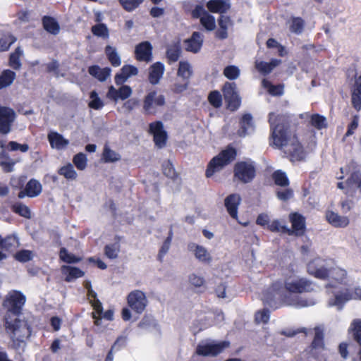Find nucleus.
Returning <instances> with one entry per match:
<instances>
[{
    "label": "nucleus",
    "instance_id": "obj_1",
    "mask_svg": "<svg viewBox=\"0 0 361 361\" xmlns=\"http://www.w3.org/2000/svg\"><path fill=\"white\" fill-rule=\"evenodd\" d=\"M270 124V145L283 151L291 162L300 161L305 159L304 147L296 135H292L290 125L288 119L269 114Z\"/></svg>",
    "mask_w": 361,
    "mask_h": 361
},
{
    "label": "nucleus",
    "instance_id": "obj_2",
    "mask_svg": "<svg viewBox=\"0 0 361 361\" xmlns=\"http://www.w3.org/2000/svg\"><path fill=\"white\" fill-rule=\"evenodd\" d=\"M5 316L4 326L6 332L12 340L13 345L16 348H23L25 342L30 337L31 330L27 321L21 319L19 316Z\"/></svg>",
    "mask_w": 361,
    "mask_h": 361
},
{
    "label": "nucleus",
    "instance_id": "obj_3",
    "mask_svg": "<svg viewBox=\"0 0 361 361\" xmlns=\"http://www.w3.org/2000/svg\"><path fill=\"white\" fill-rule=\"evenodd\" d=\"M233 177L237 181L247 184L253 181L257 175L255 162L247 159L237 161L233 166Z\"/></svg>",
    "mask_w": 361,
    "mask_h": 361
},
{
    "label": "nucleus",
    "instance_id": "obj_4",
    "mask_svg": "<svg viewBox=\"0 0 361 361\" xmlns=\"http://www.w3.org/2000/svg\"><path fill=\"white\" fill-rule=\"evenodd\" d=\"M225 168L226 149H224L209 161L205 171V176L207 178H212L215 182H221L225 177Z\"/></svg>",
    "mask_w": 361,
    "mask_h": 361
},
{
    "label": "nucleus",
    "instance_id": "obj_5",
    "mask_svg": "<svg viewBox=\"0 0 361 361\" xmlns=\"http://www.w3.org/2000/svg\"><path fill=\"white\" fill-rule=\"evenodd\" d=\"M291 293H309L313 290L312 282L305 278H300L294 281H286L284 284L279 281L271 285V288L276 292H281L283 289Z\"/></svg>",
    "mask_w": 361,
    "mask_h": 361
},
{
    "label": "nucleus",
    "instance_id": "obj_6",
    "mask_svg": "<svg viewBox=\"0 0 361 361\" xmlns=\"http://www.w3.org/2000/svg\"><path fill=\"white\" fill-rule=\"evenodd\" d=\"M26 176H20L18 180L16 188L21 189L18 194L19 199H23L25 197L34 198L38 197L42 192V185L40 182L35 179L31 178L25 185Z\"/></svg>",
    "mask_w": 361,
    "mask_h": 361
},
{
    "label": "nucleus",
    "instance_id": "obj_7",
    "mask_svg": "<svg viewBox=\"0 0 361 361\" xmlns=\"http://www.w3.org/2000/svg\"><path fill=\"white\" fill-rule=\"evenodd\" d=\"M26 301L25 296L20 291H11L6 296L4 305L7 308L5 316H19L23 306Z\"/></svg>",
    "mask_w": 361,
    "mask_h": 361
},
{
    "label": "nucleus",
    "instance_id": "obj_8",
    "mask_svg": "<svg viewBox=\"0 0 361 361\" xmlns=\"http://www.w3.org/2000/svg\"><path fill=\"white\" fill-rule=\"evenodd\" d=\"M225 348V342L205 341L200 342L196 348L197 355L204 357H214L221 353Z\"/></svg>",
    "mask_w": 361,
    "mask_h": 361
},
{
    "label": "nucleus",
    "instance_id": "obj_9",
    "mask_svg": "<svg viewBox=\"0 0 361 361\" xmlns=\"http://www.w3.org/2000/svg\"><path fill=\"white\" fill-rule=\"evenodd\" d=\"M128 306L136 313H142L148 305L146 294L140 290H134L127 296Z\"/></svg>",
    "mask_w": 361,
    "mask_h": 361
},
{
    "label": "nucleus",
    "instance_id": "obj_10",
    "mask_svg": "<svg viewBox=\"0 0 361 361\" xmlns=\"http://www.w3.org/2000/svg\"><path fill=\"white\" fill-rule=\"evenodd\" d=\"M16 118L17 114L12 108L0 104V134L7 135L11 133Z\"/></svg>",
    "mask_w": 361,
    "mask_h": 361
},
{
    "label": "nucleus",
    "instance_id": "obj_11",
    "mask_svg": "<svg viewBox=\"0 0 361 361\" xmlns=\"http://www.w3.org/2000/svg\"><path fill=\"white\" fill-rule=\"evenodd\" d=\"M328 269L329 268L325 266V260L320 257L314 258L307 264V273L320 280L328 279Z\"/></svg>",
    "mask_w": 361,
    "mask_h": 361
},
{
    "label": "nucleus",
    "instance_id": "obj_12",
    "mask_svg": "<svg viewBox=\"0 0 361 361\" xmlns=\"http://www.w3.org/2000/svg\"><path fill=\"white\" fill-rule=\"evenodd\" d=\"M241 105V98L235 82H227V109L235 111Z\"/></svg>",
    "mask_w": 361,
    "mask_h": 361
},
{
    "label": "nucleus",
    "instance_id": "obj_13",
    "mask_svg": "<svg viewBox=\"0 0 361 361\" xmlns=\"http://www.w3.org/2000/svg\"><path fill=\"white\" fill-rule=\"evenodd\" d=\"M121 86L116 90L113 85L109 87L106 93V97L112 101L117 102L118 99L126 100L132 94V88L127 85H121Z\"/></svg>",
    "mask_w": 361,
    "mask_h": 361
},
{
    "label": "nucleus",
    "instance_id": "obj_14",
    "mask_svg": "<svg viewBox=\"0 0 361 361\" xmlns=\"http://www.w3.org/2000/svg\"><path fill=\"white\" fill-rule=\"evenodd\" d=\"M152 45L149 41H144L135 46V56L138 61L149 62L152 60Z\"/></svg>",
    "mask_w": 361,
    "mask_h": 361
},
{
    "label": "nucleus",
    "instance_id": "obj_15",
    "mask_svg": "<svg viewBox=\"0 0 361 361\" xmlns=\"http://www.w3.org/2000/svg\"><path fill=\"white\" fill-rule=\"evenodd\" d=\"M204 35L197 31L193 32L190 37L184 40L185 50L194 54L198 53L203 45Z\"/></svg>",
    "mask_w": 361,
    "mask_h": 361
},
{
    "label": "nucleus",
    "instance_id": "obj_16",
    "mask_svg": "<svg viewBox=\"0 0 361 361\" xmlns=\"http://www.w3.org/2000/svg\"><path fill=\"white\" fill-rule=\"evenodd\" d=\"M346 188L344 193L353 197L357 189L361 191V173L359 171L353 172L345 181Z\"/></svg>",
    "mask_w": 361,
    "mask_h": 361
},
{
    "label": "nucleus",
    "instance_id": "obj_17",
    "mask_svg": "<svg viewBox=\"0 0 361 361\" xmlns=\"http://www.w3.org/2000/svg\"><path fill=\"white\" fill-rule=\"evenodd\" d=\"M148 71L149 82L152 85H155L159 84L162 78L165 71V66L162 62L157 61L149 67Z\"/></svg>",
    "mask_w": 361,
    "mask_h": 361
},
{
    "label": "nucleus",
    "instance_id": "obj_18",
    "mask_svg": "<svg viewBox=\"0 0 361 361\" xmlns=\"http://www.w3.org/2000/svg\"><path fill=\"white\" fill-rule=\"evenodd\" d=\"M157 92L154 90L149 92L145 97L143 109L147 113H151V109L154 104L157 106H163L165 104V97L159 94L157 97Z\"/></svg>",
    "mask_w": 361,
    "mask_h": 361
},
{
    "label": "nucleus",
    "instance_id": "obj_19",
    "mask_svg": "<svg viewBox=\"0 0 361 361\" xmlns=\"http://www.w3.org/2000/svg\"><path fill=\"white\" fill-rule=\"evenodd\" d=\"M188 248L199 262L206 264L212 262V256L204 247L191 243L188 244Z\"/></svg>",
    "mask_w": 361,
    "mask_h": 361
},
{
    "label": "nucleus",
    "instance_id": "obj_20",
    "mask_svg": "<svg viewBox=\"0 0 361 361\" xmlns=\"http://www.w3.org/2000/svg\"><path fill=\"white\" fill-rule=\"evenodd\" d=\"M138 68L133 65H124L119 73H117L114 77L115 83L117 85H123L130 76L137 75Z\"/></svg>",
    "mask_w": 361,
    "mask_h": 361
},
{
    "label": "nucleus",
    "instance_id": "obj_21",
    "mask_svg": "<svg viewBox=\"0 0 361 361\" xmlns=\"http://www.w3.org/2000/svg\"><path fill=\"white\" fill-rule=\"evenodd\" d=\"M254 129L253 118L250 114H244L239 119V128L237 134L240 137H245L249 130Z\"/></svg>",
    "mask_w": 361,
    "mask_h": 361
},
{
    "label": "nucleus",
    "instance_id": "obj_22",
    "mask_svg": "<svg viewBox=\"0 0 361 361\" xmlns=\"http://www.w3.org/2000/svg\"><path fill=\"white\" fill-rule=\"evenodd\" d=\"M87 296L90 302L91 303L94 310V312L92 313V317L94 319V324L99 325L100 319L97 317V314L100 316V314H102L103 308L102 302L97 298V293L92 289L87 291Z\"/></svg>",
    "mask_w": 361,
    "mask_h": 361
},
{
    "label": "nucleus",
    "instance_id": "obj_23",
    "mask_svg": "<svg viewBox=\"0 0 361 361\" xmlns=\"http://www.w3.org/2000/svg\"><path fill=\"white\" fill-rule=\"evenodd\" d=\"M61 271L66 282H72L78 278L82 277L85 274V272L79 268L68 265L62 266Z\"/></svg>",
    "mask_w": 361,
    "mask_h": 361
},
{
    "label": "nucleus",
    "instance_id": "obj_24",
    "mask_svg": "<svg viewBox=\"0 0 361 361\" xmlns=\"http://www.w3.org/2000/svg\"><path fill=\"white\" fill-rule=\"evenodd\" d=\"M48 140L51 148L58 150L66 148L68 144V140L63 137V136L57 132H51L48 134Z\"/></svg>",
    "mask_w": 361,
    "mask_h": 361
},
{
    "label": "nucleus",
    "instance_id": "obj_25",
    "mask_svg": "<svg viewBox=\"0 0 361 361\" xmlns=\"http://www.w3.org/2000/svg\"><path fill=\"white\" fill-rule=\"evenodd\" d=\"M88 73L99 81L104 82L110 76L111 69L109 67L101 68L98 65H92L89 66Z\"/></svg>",
    "mask_w": 361,
    "mask_h": 361
},
{
    "label": "nucleus",
    "instance_id": "obj_26",
    "mask_svg": "<svg viewBox=\"0 0 361 361\" xmlns=\"http://www.w3.org/2000/svg\"><path fill=\"white\" fill-rule=\"evenodd\" d=\"M351 103L357 111L361 109V75L356 77L351 95Z\"/></svg>",
    "mask_w": 361,
    "mask_h": 361
},
{
    "label": "nucleus",
    "instance_id": "obj_27",
    "mask_svg": "<svg viewBox=\"0 0 361 361\" xmlns=\"http://www.w3.org/2000/svg\"><path fill=\"white\" fill-rule=\"evenodd\" d=\"M327 271L329 272L327 280L335 283L342 284L347 276L346 271L338 267L329 268Z\"/></svg>",
    "mask_w": 361,
    "mask_h": 361
},
{
    "label": "nucleus",
    "instance_id": "obj_28",
    "mask_svg": "<svg viewBox=\"0 0 361 361\" xmlns=\"http://www.w3.org/2000/svg\"><path fill=\"white\" fill-rule=\"evenodd\" d=\"M42 21L43 27L47 32L53 35H56L59 33V23L54 17L44 16H43Z\"/></svg>",
    "mask_w": 361,
    "mask_h": 361
},
{
    "label": "nucleus",
    "instance_id": "obj_29",
    "mask_svg": "<svg viewBox=\"0 0 361 361\" xmlns=\"http://www.w3.org/2000/svg\"><path fill=\"white\" fill-rule=\"evenodd\" d=\"M240 200L238 194H231L227 196V212L233 219L237 218L238 207Z\"/></svg>",
    "mask_w": 361,
    "mask_h": 361
},
{
    "label": "nucleus",
    "instance_id": "obj_30",
    "mask_svg": "<svg viewBox=\"0 0 361 361\" xmlns=\"http://www.w3.org/2000/svg\"><path fill=\"white\" fill-rule=\"evenodd\" d=\"M20 245L18 238L14 235H11L5 238L0 236V247L6 251L13 252Z\"/></svg>",
    "mask_w": 361,
    "mask_h": 361
},
{
    "label": "nucleus",
    "instance_id": "obj_31",
    "mask_svg": "<svg viewBox=\"0 0 361 361\" xmlns=\"http://www.w3.org/2000/svg\"><path fill=\"white\" fill-rule=\"evenodd\" d=\"M181 55V47L180 42H176L166 49V56L169 63L176 62Z\"/></svg>",
    "mask_w": 361,
    "mask_h": 361
},
{
    "label": "nucleus",
    "instance_id": "obj_32",
    "mask_svg": "<svg viewBox=\"0 0 361 361\" xmlns=\"http://www.w3.org/2000/svg\"><path fill=\"white\" fill-rule=\"evenodd\" d=\"M271 232H281L289 235L300 236L304 235L306 227H267Z\"/></svg>",
    "mask_w": 361,
    "mask_h": 361
},
{
    "label": "nucleus",
    "instance_id": "obj_33",
    "mask_svg": "<svg viewBox=\"0 0 361 361\" xmlns=\"http://www.w3.org/2000/svg\"><path fill=\"white\" fill-rule=\"evenodd\" d=\"M23 55V50L20 47L15 49L14 51L11 53L8 59V65L14 70L19 71L21 68L22 63L20 57Z\"/></svg>",
    "mask_w": 361,
    "mask_h": 361
},
{
    "label": "nucleus",
    "instance_id": "obj_34",
    "mask_svg": "<svg viewBox=\"0 0 361 361\" xmlns=\"http://www.w3.org/2000/svg\"><path fill=\"white\" fill-rule=\"evenodd\" d=\"M107 59L112 66L118 67L121 64V59L115 47L107 45L104 49Z\"/></svg>",
    "mask_w": 361,
    "mask_h": 361
},
{
    "label": "nucleus",
    "instance_id": "obj_35",
    "mask_svg": "<svg viewBox=\"0 0 361 361\" xmlns=\"http://www.w3.org/2000/svg\"><path fill=\"white\" fill-rule=\"evenodd\" d=\"M280 63L281 60L274 59L269 63L264 61L257 62L256 63L255 66L259 72L264 75H266L270 73L276 66L280 64Z\"/></svg>",
    "mask_w": 361,
    "mask_h": 361
},
{
    "label": "nucleus",
    "instance_id": "obj_36",
    "mask_svg": "<svg viewBox=\"0 0 361 361\" xmlns=\"http://www.w3.org/2000/svg\"><path fill=\"white\" fill-rule=\"evenodd\" d=\"M16 78V73L10 69L4 70L0 75V90L10 86Z\"/></svg>",
    "mask_w": 361,
    "mask_h": 361
},
{
    "label": "nucleus",
    "instance_id": "obj_37",
    "mask_svg": "<svg viewBox=\"0 0 361 361\" xmlns=\"http://www.w3.org/2000/svg\"><path fill=\"white\" fill-rule=\"evenodd\" d=\"M314 336L311 343L312 349H324V330L319 327L314 328Z\"/></svg>",
    "mask_w": 361,
    "mask_h": 361
},
{
    "label": "nucleus",
    "instance_id": "obj_38",
    "mask_svg": "<svg viewBox=\"0 0 361 361\" xmlns=\"http://www.w3.org/2000/svg\"><path fill=\"white\" fill-rule=\"evenodd\" d=\"M193 71L191 65L187 61H181L179 62L178 69L177 72L178 76L182 78L183 80L189 81L192 75Z\"/></svg>",
    "mask_w": 361,
    "mask_h": 361
},
{
    "label": "nucleus",
    "instance_id": "obj_39",
    "mask_svg": "<svg viewBox=\"0 0 361 361\" xmlns=\"http://www.w3.org/2000/svg\"><path fill=\"white\" fill-rule=\"evenodd\" d=\"M271 178L274 183L278 186L286 188L290 185V180L286 173L281 170L274 171Z\"/></svg>",
    "mask_w": 361,
    "mask_h": 361
},
{
    "label": "nucleus",
    "instance_id": "obj_40",
    "mask_svg": "<svg viewBox=\"0 0 361 361\" xmlns=\"http://www.w3.org/2000/svg\"><path fill=\"white\" fill-rule=\"evenodd\" d=\"M207 8L212 13H220L221 16L226 12V0H209Z\"/></svg>",
    "mask_w": 361,
    "mask_h": 361
},
{
    "label": "nucleus",
    "instance_id": "obj_41",
    "mask_svg": "<svg viewBox=\"0 0 361 361\" xmlns=\"http://www.w3.org/2000/svg\"><path fill=\"white\" fill-rule=\"evenodd\" d=\"M163 173L169 178L173 180H180L178 174L175 170V168L170 160L164 161L162 164Z\"/></svg>",
    "mask_w": 361,
    "mask_h": 361
},
{
    "label": "nucleus",
    "instance_id": "obj_42",
    "mask_svg": "<svg viewBox=\"0 0 361 361\" xmlns=\"http://www.w3.org/2000/svg\"><path fill=\"white\" fill-rule=\"evenodd\" d=\"M121 159V157L118 153L110 149L107 145L104 146L102 153V160L104 163H114Z\"/></svg>",
    "mask_w": 361,
    "mask_h": 361
},
{
    "label": "nucleus",
    "instance_id": "obj_43",
    "mask_svg": "<svg viewBox=\"0 0 361 361\" xmlns=\"http://www.w3.org/2000/svg\"><path fill=\"white\" fill-rule=\"evenodd\" d=\"M58 173L61 176H63L67 180H75L78 174L74 169L73 165L71 163H68L65 166H61L58 170Z\"/></svg>",
    "mask_w": 361,
    "mask_h": 361
},
{
    "label": "nucleus",
    "instance_id": "obj_44",
    "mask_svg": "<svg viewBox=\"0 0 361 361\" xmlns=\"http://www.w3.org/2000/svg\"><path fill=\"white\" fill-rule=\"evenodd\" d=\"M200 22L207 31H213L216 28L215 18L208 12H205V15L200 18Z\"/></svg>",
    "mask_w": 361,
    "mask_h": 361
},
{
    "label": "nucleus",
    "instance_id": "obj_45",
    "mask_svg": "<svg viewBox=\"0 0 361 361\" xmlns=\"http://www.w3.org/2000/svg\"><path fill=\"white\" fill-rule=\"evenodd\" d=\"M11 209L14 213L18 214L23 217L26 219L30 218L31 212L30 208L20 202L14 203L12 205Z\"/></svg>",
    "mask_w": 361,
    "mask_h": 361
},
{
    "label": "nucleus",
    "instance_id": "obj_46",
    "mask_svg": "<svg viewBox=\"0 0 361 361\" xmlns=\"http://www.w3.org/2000/svg\"><path fill=\"white\" fill-rule=\"evenodd\" d=\"M353 339L361 347V319H354L350 324Z\"/></svg>",
    "mask_w": 361,
    "mask_h": 361
},
{
    "label": "nucleus",
    "instance_id": "obj_47",
    "mask_svg": "<svg viewBox=\"0 0 361 361\" xmlns=\"http://www.w3.org/2000/svg\"><path fill=\"white\" fill-rule=\"evenodd\" d=\"M91 30L94 36L104 39H107L109 37V29L104 23H98L93 25Z\"/></svg>",
    "mask_w": 361,
    "mask_h": 361
},
{
    "label": "nucleus",
    "instance_id": "obj_48",
    "mask_svg": "<svg viewBox=\"0 0 361 361\" xmlns=\"http://www.w3.org/2000/svg\"><path fill=\"white\" fill-rule=\"evenodd\" d=\"M305 27V21L300 17H293L290 25V31L297 35L301 34Z\"/></svg>",
    "mask_w": 361,
    "mask_h": 361
},
{
    "label": "nucleus",
    "instance_id": "obj_49",
    "mask_svg": "<svg viewBox=\"0 0 361 361\" xmlns=\"http://www.w3.org/2000/svg\"><path fill=\"white\" fill-rule=\"evenodd\" d=\"M90 98L91 99V101L88 104L90 108L94 110H99L104 106L103 101L99 97L98 93L95 90H92L90 93Z\"/></svg>",
    "mask_w": 361,
    "mask_h": 361
},
{
    "label": "nucleus",
    "instance_id": "obj_50",
    "mask_svg": "<svg viewBox=\"0 0 361 361\" xmlns=\"http://www.w3.org/2000/svg\"><path fill=\"white\" fill-rule=\"evenodd\" d=\"M73 163L78 170L85 169L87 165V155L82 152L76 154L73 158Z\"/></svg>",
    "mask_w": 361,
    "mask_h": 361
},
{
    "label": "nucleus",
    "instance_id": "obj_51",
    "mask_svg": "<svg viewBox=\"0 0 361 361\" xmlns=\"http://www.w3.org/2000/svg\"><path fill=\"white\" fill-rule=\"evenodd\" d=\"M310 123L312 126L318 130H321L326 127V118L319 114H314L310 117Z\"/></svg>",
    "mask_w": 361,
    "mask_h": 361
},
{
    "label": "nucleus",
    "instance_id": "obj_52",
    "mask_svg": "<svg viewBox=\"0 0 361 361\" xmlns=\"http://www.w3.org/2000/svg\"><path fill=\"white\" fill-rule=\"evenodd\" d=\"M119 252H120L119 240L118 241L115 242L114 243L107 245L105 247V255L109 259H114L117 258Z\"/></svg>",
    "mask_w": 361,
    "mask_h": 361
},
{
    "label": "nucleus",
    "instance_id": "obj_53",
    "mask_svg": "<svg viewBox=\"0 0 361 361\" xmlns=\"http://www.w3.org/2000/svg\"><path fill=\"white\" fill-rule=\"evenodd\" d=\"M16 37L11 34L4 35L0 38V51H6L16 42Z\"/></svg>",
    "mask_w": 361,
    "mask_h": 361
},
{
    "label": "nucleus",
    "instance_id": "obj_54",
    "mask_svg": "<svg viewBox=\"0 0 361 361\" xmlns=\"http://www.w3.org/2000/svg\"><path fill=\"white\" fill-rule=\"evenodd\" d=\"M60 259L68 264L77 263L81 260L80 257L70 253L65 247H62L59 252Z\"/></svg>",
    "mask_w": 361,
    "mask_h": 361
},
{
    "label": "nucleus",
    "instance_id": "obj_55",
    "mask_svg": "<svg viewBox=\"0 0 361 361\" xmlns=\"http://www.w3.org/2000/svg\"><path fill=\"white\" fill-rule=\"evenodd\" d=\"M264 82H266L265 87L268 88V92L271 95L280 97L283 94V84L273 85L269 82H266L265 80H264Z\"/></svg>",
    "mask_w": 361,
    "mask_h": 361
},
{
    "label": "nucleus",
    "instance_id": "obj_56",
    "mask_svg": "<svg viewBox=\"0 0 361 361\" xmlns=\"http://www.w3.org/2000/svg\"><path fill=\"white\" fill-rule=\"evenodd\" d=\"M276 197L283 202H287L294 196V191L292 188L286 187L283 190H277L276 191Z\"/></svg>",
    "mask_w": 361,
    "mask_h": 361
},
{
    "label": "nucleus",
    "instance_id": "obj_57",
    "mask_svg": "<svg viewBox=\"0 0 361 361\" xmlns=\"http://www.w3.org/2000/svg\"><path fill=\"white\" fill-rule=\"evenodd\" d=\"M168 234H169V235L167 236L166 239L164 242V243L159 250V255H158V258L160 261H162L163 257L168 252V251L170 248L172 236H173V233H172L171 229L169 230Z\"/></svg>",
    "mask_w": 361,
    "mask_h": 361
},
{
    "label": "nucleus",
    "instance_id": "obj_58",
    "mask_svg": "<svg viewBox=\"0 0 361 361\" xmlns=\"http://www.w3.org/2000/svg\"><path fill=\"white\" fill-rule=\"evenodd\" d=\"M120 4L126 11H133L137 8L144 0H118Z\"/></svg>",
    "mask_w": 361,
    "mask_h": 361
},
{
    "label": "nucleus",
    "instance_id": "obj_59",
    "mask_svg": "<svg viewBox=\"0 0 361 361\" xmlns=\"http://www.w3.org/2000/svg\"><path fill=\"white\" fill-rule=\"evenodd\" d=\"M208 101L212 106L219 108L222 104V96L219 91H212L208 96Z\"/></svg>",
    "mask_w": 361,
    "mask_h": 361
},
{
    "label": "nucleus",
    "instance_id": "obj_60",
    "mask_svg": "<svg viewBox=\"0 0 361 361\" xmlns=\"http://www.w3.org/2000/svg\"><path fill=\"white\" fill-rule=\"evenodd\" d=\"M351 299V295L349 293H341L335 295L334 302L331 303L341 308L343 305L349 300Z\"/></svg>",
    "mask_w": 361,
    "mask_h": 361
},
{
    "label": "nucleus",
    "instance_id": "obj_61",
    "mask_svg": "<svg viewBox=\"0 0 361 361\" xmlns=\"http://www.w3.org/2000/svg\"><path fill=\"white\" fill-rule=\"evenodd\" d=\"M289 220L291 226H305V217L298 212H291L289 214Z\"/></svg>",
    "mask_w": 361,
    "mask_h": 361
},
{
    "label": "nucleus",
    "instance_id": "obj_62",
    "mask_svg": "<svg viewBox=\"0 0 361 361\" xmlns=\"http://www.w3.org/2000/svg\"><path fill=\"white\" fill-rule=\"evenodd\" d=\"M60 63L56 59H52V61L46 64L47 72L49 73H54V76L59 78V76H63V74L59 73Z\"/></svg>",
    "mask_w": 361,
    "mask_h": 361
},
{
    "label": "nucleus",
    "instance_id": "obj_63",
    "mask_svg": "<svg viewBox=\"0 0 361 361\" xmlns=\"http://www.w3.org/2000/svg\"><path fill=\"white\" fill-rule=\"evenodd\" d=\"M34 255L32 251L27 250H22L16 252L15 258L20 262H27L32 259Z\"/></svg>",
    "mask_w": 361,
    "mask_h": 361
},
{
    "label": "nucleus",
    "instance_id": "obj_64",
    "mask_svg": "<svg viewBox=\"0 0 361 361\" xmlns=\"http://www.w3.org/2000/svg\"><path fill=\"white\" fill-rule=\"evenodd\" d=\"M154 136V142L155 145L161 149L166 146V140H167V133L166 130L163 132H160L159 133H156Z\"/></svg>",
    "mask_w": 361,
    "mask_h": 361
}]
</instances>
